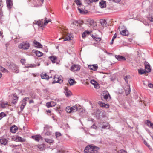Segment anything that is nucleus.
Segmentation results:
<instances>
[{"label": "nucleus", "mask_w": 153, "mask_h": 153, "mask_svg": "<svg viewBox=\"0 0 153 153\" xmlns=\"http://www.w3.org/2000/svg\"><path fill=\"white\" fill-rule=\"evenodd\" d=\"M35 53L38 57H40L43 55V53L38 51H35Z\"/></svg>", "instance_id": "27"}, {"label": "nucleus", "mask_w": 153, "mask_h": 153, "mask_svg": "<svg viewBox=\"0 0 153 153\" xmlns=\"http://www.w3.org/2000/svg\"><path fill=\"white\" fill-rule=\"evenodd\" d=\"M138 71L139 73L142 75L143 74H146V71H145L144 70H143L142 69H140L138 70Z\"/></svg>", "instance_id": "33"}, {"label": "nucleus", "mask_w": 153, "mask_h": 153, "mask_svg": "<svg viewBox=\"0 0 153 153\" xmlns=\"http://www.w3.org/2000/svg\"><path fill=\"white\" fill-rule=\"evenodd\" d=\"M78 10L79 11V12L80 13L82 14H86V13L83 10H82L79 7L78 8Z\"/></svg>", "instance_id": "42"}, {"label": "nucleus", "mask_w": 153, "mask_h": 153, "mask_svg": "<svg viewBox=\"0 0 153 153\" xmlns=\"http://www.w3.org/2000/svg\"><path fill=\"white\" fill-rule=\"evenodd\" d=\"M131 91L130 87L128 86H127L126 89H125V92L127 95Z\"/></svg>", "instance_id": "32"}, {"label": "nucleus", "mask_w": 153, "mask_h": 153, "mask_svg": "<svg viewBox=\"0 0 153 153\" xmlns=\"http://www.w3.org/2000/svg\"><path fill=\"white\" fill-rule=\"evenodd\" d=\"M74 2L78 7H80L82 5V3L80 0H75Z\"/></svg>", "instance_id": "34"}, {"label": "nucleus", "mask_w": 153, "mask_h": 153, "mask_svg": "<svg viewBox=\"0 0 153 153\" xmlns=\"http://www.w3.org/2000/svg\"><path fill=\"white\" fill-rule=\"evenodd\" d=\"M34 24H37L39 26L42 27L43 26V24L42 21H39L37 22L35 21L33 22Z\"/></svg>", "instance_id": "24"}, {"label": "nucleus", "mask_w": 153, "mask_h": 153, "mask_svg": "<svg viewBox=\"0 0 153 153\" xmlns=\"http://www.w3.org/2000/svg\"><path fill=\"white\" fill-rule=\"evenodd\" d=\"M121 0H113V1L116 3H118L120 2Z\"/></svg>", "instance_id": "64"}, {"label": "nucleus", "mask_w": 153, "mask_h": 153, "mask_svg": "<svg viewBox=\"0 0 153 153\" xmlns=\"http://www.w3.org/2000/svg\"><path fill=\"white\" fill-rule=\"evenodd\" d=\"M148 86L151 88H153V84L152 83H150L149 84H148Z\"/></svg>", "instance_id": "54"}, {"label": "nucleus", "mask_w": 153, "mask_h": 153, "mask_svg": "<svg viewBox=\"0 0 153 153\" xmlns=\"http://www.w3.org/2000/svg\"><path fill=\"white\" fill-rule=\"evenodd\" d=\"M32 75L33 76H38V73H35V74H34V73H32Z\"/></svg>", "instance_id": "61"}, {"label": "nucleus", "mask_w": 153, "mask_h": 153, "mask_svg": "<svg viewBox=\"0 0 153 153\" xmlns=\"http://www.w3.org/2000/svg\"><path fill=\"white\" fill-rule=\"evenodd\" d=\"M68 82L70 85H73L74 83H75L76 82L74 80L70 79L68 81Z\"/></svg>", "instance_id": "35"}, {"label": "nucleus", "mask_w": 153, "mask_h": 153, "mask_svg": "<svg viewBox=\"0 0 153 153\" xmlns=\"http://www.w3.org/2000/svg\"><path fill=\"white\" fill-rule=\"evenodd\" d=\"M65 93L67 97L70 96L71 94V92L67 88L65 90Z\"/></svg>", "instance_id": "28"}, {"label": "nucleus", "mask_w": 153, "mask_h": 153, "mask_svg": "<svg viewBox=\"0 0 153 153\" xmlns=\"http://www.w3.org/2000/svg\"><path fill=\"white\" fill-rule=\"evenodd\" d=\"M145 71L146 73H149L151 72V69L149 64L147 62L145 63Z\"/></svg>", "instance_id": "9"}, {"label": "nucleus", "mask_w": 153, "mask_h": 153, "mask_svg": "<svg viewBox=\"0 0 153 153\" xmlns=\"http://www.w3.org/2000/svg\"><path fill=\"white\" fill-rule=\"evenodd\" d=\"M86 1H87L88 3H90L93 2V1H92V0H91H91H86Z\"/></svg>", "instance_id": "62"}, {"label": "nucleus", "mask_w": 153, "mask_h": 153, "mask_svg": "<svg viewBox=\"0 0 153 153\" xmlns=\"http://www.w3.org/2000/svg\"><path fill=\"white\" fill-rule=\"evenodd\" d=\"M21 62L22 64H24L25 63V60L24 59H21Z\"/></svg>", "instance_id": "58"}, {"label": "nucleus", "mask_w": 153, "mask_h": 153, "mask_svg": "<svg viewBox=\"0 0 153 153\" xmlns=\"http://www.w3.org/2000/svg\"><path fill=\"white\" fill-rule=\"evenodd\" d=\"M18 130V128L15 125L12 126L10 128V131L12 133H15Z\"/></svg>", "instance_id": "17"}, {"label": "nucleus", "mask_w": 153, "mask_h": 153, "mask_svg": "<svg viewBox=\"0 0 153 153\" xmlns=\"http://www.w3.org/2000/svg\"><path fill=\"white\" fill-rule=\"evenodd\" d=\"M94 39L96 41H100L101 40V38H96L95 37L94 38Z\"/></svg>", "instance_id": "55"}, {"label": "nucleus", "mask_w": 153, "mask_h": 153, "mask_svg": "<svg viewBox=\"0 0 153 153\" xmlns=\"http://www.w3.org/2000/svg\"><path fill=\"white\" fill-rule=\"evenodd\" d=\"M146 123L149 126L153 129V123H151L150 121L147 120Z\"/></svg>", "instance_id": "36"}, {"label": "nucleus", "mask_w": 153, "mask_h": 153, "mask_svg": "<svg viewBox=\"0 0 153 153\" xmlns=\"http://www.w3.org/2000/svg\"><path fill=\"white\" fill-rule=\"evenodd\" d=\"M51 21L50 19H48L46 18L44 20V25H46L49 22H50Z\"/></svg>", "instance_id": "40"}, {"label": "nucleus", "mask_w": 153, "mask_h": 153, "mask_svg": "<svg viewBox=\"0 0 153 153\" xmlns=\"http://www.w3.org/2000/svg\"><path fill=\"white\" fill-rule=\"evenodd\" d=\"M94 87L96 88H99V85L97 83H96V84L94 85Z\"/></svg>", "instance_id": "60"}, {"label": "nucleus", "mask_w": 153, "mask_h": 153, "mask_svg": "<svg viewBox=\"0 0 153 153\" xmlns=\"http://www.w3.org/2000/svg\"><path fill=\"white\" fill-rule=\"evenodd\" d=\"M34 45L36 47L38 48H41L42 47V45L39 42L36 40H34L33 42Z\"/></svg>", "instance_id": "12"}, {"label": "nucleus", "mask_w": 153, "mask_h": 153, "mask_svg": "<svg viewBox=\"0 0 153 153\" xmlns=\"http://www.w3.org/2000/svg\"><path fill=\"white\" fill-rule=\"evenodd\" d=\"M55 135H56V137H59L61 136V134L59 132H56V133H55Z\"/></svg>", "instance_id": "49"}, {"label": "nucleus", "mask_w": 153, "mask_h": 153, "mask_svg": "<svg viewBox=\"0 0 153 153\" xmlns=\"http://www.w3.org/2000/svg\"><path fill=\"white\" fill-rule=\"evenodd\" d=\"M6 114L4 112H2L0 113V120L3 117L6 116Z\"/></svg>", "instance_id": "39"}, {"label": "nucleus", "mask_w": 153, "mask_h": 153, "mask_svg": "<svg viewBox=\"0 0 153 153\" xmlns=\"http://www.w3.org/2000/svg\"><path fill=\"white\" fill-rule=\"evenodd\" d=\"M41 76L42 79L48 80L49 78L48 75L45 73H42L41 75Z\"/></svg>", "instance_id": "18"}, {"label": "nucleus", "mask_w": 153, "mask_h": 153, "mask_svg": "<svg viewBox=\"0 0 153 153\" xmlns=\"http://www.w3.org/2000/svg\"><path fill=\"white\" fill-rule=\"evenodd\" d=\"M0 71L3 73H8V70L2 66L0 65Z\"/></svg>", "instance_id": "30"}, {"label": "nucleus", "mask_w": 153, "mask_h": 153, "mask_svg": "<svg viewBox=\"0 0 153 153\" xmlns=\"http://www.w3.org/2000/svg\"><path fill=\"white\" fill-rule=\"evenodd\" d=\"M118 153H127L126 152L123 150H121L118 152Z\"/></svg>", "instance_id": "51"}, {"label": "nucleus", "mask_w": 153, "mask_h": 153, "mask_svg": "<svg viewBox=\"0 0 153 153\" xmlns=\"http://www.w3.org/2000/svg\"><path fill=\"white\" fill-rule=\"evenodd\" d=\"M115 58L118 61H123L126 60L125 58L122 56L120 55H117L115 56Z\"/></svg>", "instance_id": "13"}, {"label": "nucleus", "mask_w": 153, "mask_h": 153, "mask_svg": "<svg viewBox=\"0 0 153 153\" xmlns=\"http://www.w3.org/2000/svg\"><path fill=\"white\" fill-rule=\"evenodd\" d=\"M99 149V148L94 145H90L86 147L84 152L85 153H98Z\"/></svg>", "instance_id": "1"}, {"label": "nucleus", "mask_w": 153, "mask_h": 153, "mask_svg": "<svg viewBox=\"0 0 153 153\" xmlns=\"http://www.w3.org/2000/svg\"><path fill=\"white\" fill-rule=\"evenodd\" d=\"M51 132L49 131H48L46 132L45 133V135L48 136L51 134Z\"/></svg>", "instance_id": "52"}, {"label": "nucleus", "mask_w": 153, "mask_h": 153, "mask_svg": "<svg viewBox=\"0 0 153 153\" xmlns=\"http://www.w3.org/2000/svg\"><path fill=\"white\" fill-rule=\"evenodd\" d=\"M56 104L55 102L54 101H51L50 102H47L46 104L47 107L49 108L50 107L54 106Z\"/></svg>", "instance_id": "14"}, {"label": "nucleus", "mask_w": 153, "mask_h": 153, "mask_svg": "<svg viewBox=\"0 0 153 153\" xmlns=\"http://www.w3.org/2000/svg\"><path fill=\"white\" fill-rule=\"evenodd\" d=\"M62 33L63 36L65 38L63 40V41L71 40L72 36L69 33H67L66 30L64 31L62 30Z\"/></svg>", "instance_id": "4"}, {"label": "nucleus", "mask_w": 153, "mask_h": 153, "mask_svg": "<svg viewBox=\"0 0 153 153\" xmlns=\"http://www.w3.org/2000/svg\"><path fill=\"white\" fill-rule=\"evenodd\" d=\"M45 140L46 142L49 143H52L54 141L53 140L51 139H49L48 138H45Z\"/></svg>", "instance_id": "37"}, {"label": "nucleus", "mask_w": 153, "mask_h": 153, "mask_svg": "<svg viewBox=\"0 0 153 153\" xmlns=\"http://www.w3.org/2000/svg\"><path fill=\"white\" fill-rule=\"evenodd\" d=\"M88 68L94 71L97 70L98 68L97 65V64L92 65H89Z\"/></svg>", "instance_id": "11"}, {"label": "nucleus", "mask_w": 153, "mask_h": 153, "mask_svg": "<svg viewBox=\"0 0 153 153\" xmlns=\"http://www.w3.org/2000/svg\"><path fill=\"white\" fill-rule=\"evenodd\" d=\"M108 96L110 97V95L109 94L108 95V94L105 95L104 96V98L105 99L107 100L108 97Z\"/></svg>", "instance_id": "53"}, {"label": "nucleus", "mask_w": 153, "mask_h": 153, "mask_svg": "<svg viewBox=\"0 0 153 153\" xmlns=\"http://www.w3.org/2000/svg\"><path fill=\"white\" fill-rule=\"evenodd\" d=\"M130 78V76L129 75L126 76L124 77V79H125V81L127 83H128V79H129Z\"/></svg>", "instance_id": "47"}, {"label": "nucleus", "mask_w": 153, "mask_h": 153, "mask_svg": "<svg viewBox=\"0 0 153 153\" xmlns=\"http://www.w3.org/2000/svg\"><path fill=\"white\" fill-rule=\"evenodd\" d=\"M13 100L12 102L13 104H16L17 101L18 99V97H17L16 94H14L13 95Z\"/></svg>", "instance_id": "20"}, {"label": "nucleus", "mask_w": 153, "mask_h": 153, "mask_svg": "<svg viewBox=\"0 0 153 153\" xmlns=\"http://www.w3.org/2000/svg\"><path fill=\"white\" fill-rule=\"evenodd\" d=\"M30 98V97H26L24 98L22 100L24 101V102H26L27 101H28L29 100Z\"/></svg>", "instance_id": "48"}, {"label": "nucleus", "mask_w": 153, "mask_h": 153, "mask_svg": "<svg viewBox=\"0 0 153 153\" xmlns=\"http://www.w3.org/2000/svg\"><path fill=\"white\" fill-rule=\"evenodd\" d=\"M144 144L146 146L148 147L149 148L150 147V146L148 144L147 142L145 140L144 141Z\"/></svg>", "instance_id": "56"}, {"label": "nucleus", "mask_w": 153, "mask_h": 153, "mask_svg": "<svg viewBox=\"0 0 153 153\" xmlns=\"http://www.w3.org/2000/svg\"><path fill=\"white\" fill-rule=\"evenodd\" d=\"M30 47V45L29 42L27 41L22 42L20 43L18 45V48L19 49L24 50L28 49Z\"/></svg>", "instance_id": "3"}, {"label": "nucleus", "mask_w": 153, "mask_h": 153, "mask_svg": "<svg viewBox=\"0 0 153 153\" xmlns=\"http://www.w3.org/2000/svg\"><path fill=\"white\" fill-rule=\"evenodd\" d=\"M141 22H143L146 26H149V23L146 20L142 19L141 21Z\"/></svg>", "instance_id": "41"}, {"label": "nucleus", "mask_w": 153, "mask_h": 153, "mask_svg": "<svg viewBox=\"0 0 153 153\" xmlns=\"http://www.w3.org/2000/svg\"><path fill=\"white\" fill-rule=\"evenodd\" d=\"M37 146L40 151H42L45 149V146L44 144L38 145Z\"/></svg>", "instance_id": "25"}, {"label": "nucleus", "mask_w": 153, "mask_h": 153, "mask_svg": "<svg viewBox=\"0 0 153 153\" xmlns=\"http://www.w3.org/2000/svg\"><path fill=\"white\" fill-rule=\"evenodd\" d=\"M52 127L49 126L48 125H45V126L44 127V130L45 131H47V129H49L50 128H51Z\"/></svg>", "instance_id": "44"}, {"label": "nucleus", "mask_w": 153, "mask_h": 153, "mask_svg": "<svg viewBox=\"0 0 153 153\" xmlns=\"http://www.w3.org/2000/svg\"><path fill=\"white\" fill-rule=\"evenodd\" d=\"M99 126L103 129H109L110 128L109 124L108 123L101 122L99 123Z\"/></svg>", "instance_id": "7"}, {"label": "nucleus", "mask_w": 153, "mask_h": 153, "mask_svg": "<svg viewBox=\"0 0 153 153\" xmlns=\"http://www.w3.org/2000/svg\"><path fill=\"white\" fill-rule=\"evenodd\" d=\"M90 82L94 85L96 84V83H97V82L94 80H91L90 81Z\"/></svg>", "instance_id": "50"}, {"label": "nucleus", "mask_w": 153, "mask_h": 153, "mask_svg": "<svg viewBox=\"0 0 153 153\" xmlns=\"http://www.w3.org/2000/svg\"><path fill=\"white\" fill-rule=\"evenodd\" d=\"M100 23L103 26H105L106 24V20L104 19H102L100 20Z\"/></svg>", "instance_id": "31"}, {"label": "nucleus", "mask_w": 153, "mask_h": 153, "mask_svg": "<svg viewBox=\"0 0 153 153\" xmlns=\"http://www.w3.org/2000/svg\"><path fill=\"white\" fill-rule=\"evenodd\" d=\"M49 58L53 63H55L56 62V59H57V57L54 56H50Z\"/></svg>", "instance_id": "22"}, {"label": "nucleus", "mask_w": 153, "mask_h": 153, "mask_svg": "<svg viewBox=\"0 0 153 153\" xmlns=\"http://www.w3.org/2000/svg\"><path fill=\"white\" fill-rule=\"evenodd\" d=\"M62 77L61 76H59L58 75H55L53 79V83H61L63 81L62 79Z\"/></svg>", "instance_id": "5"}, {"label": "nucleus", "mask_w": 153, "mask_h": 153, "mask_svg": "<svg viewBox=\"0 0 153 153\" xmlns=\"http://www.w3.org/2000/svg\"><path fill=\"white\" fill-rule=\"evenodd\" d=\"M7 140L6 139L2 137H1L0 138V143L1 144L5 145L7 144Z\"/></svg>", "instance_id": "19"}, {"label": "nucleus", "mask_w": 153, "mask_h": 153, "mask_svg": "<svg viewBox=\"0 0 153 153\" xmlns=\"http://www.w3.org/2000/svg\"><path fill=\"white\" fill-rule=\"evenodd\" d=\"M98 104L100 106L105 107L106 108H108L109 107V105L108 104H105V103H103L100 101L99 102Z\"/></svg>", "instance_id": "21"}, {"label": "nucleus", "mask_w": 153, "mask_h": 153, "mask_svg": "<svg viewBox=\"0 0 153 153\" xmlns=\"http://www.w3.org/2000/svg\"><path fill=\"white\" fill-rule=\"evenodd\" d=\"M86 32L85 31L82 34V37L83 38H85L86 36Z\"/></svg>", "instance_id": "57"}, {"label": "nucleus", "mask_w": 153, "mask_h": 153, "mask_svg": "<svg viewBox=\"0 0 153 153\" xmlns=\"http://www.w3.org/2000/svg\"><path fill=\"white\" fill-rule=\"evenodd\" d=\"M80 66L79 65L74 64L71 67L70 70L73 72L78 71L80 69Z\"/></svg>", "instance_id": "6"}, {"label": "nucleus", "mask_w": 153, "mask_h": 153, "mask_svg": "<svg viewBox=\"0 0 153 153\" xmlns=\"http://www.w3.org/2000/svg\"><path fill=\"white\" fill-rule=\"evenodd\" d=\"M40 4H42L44 1V0H38Z\"/></svg>", "instance_id": "59"}, {"label": "nucleus", "mask_w": 153, "mask_h": 153, "mask_svg": "<svg viewBox=\"0 0 153 153\" xmlns=\"http://www.w3.org/2000/svg\"><path fill=\"white\" fill-rule=\"evenodd\" d=\"M8 105V103L7 102H4L1 101L0 102V106L2 108H6Z\"/></svg>", "instance_id": "16"}, {"label": "nucleus", "mask_w": 153, "mask_h": 153, "mask_svg": "<svg viewBox=\"0 0 153 153\" xmlns=\"http://www.w3.org/2000/svg\"><path fill=\"white\" fill-rule=\"evenodd\" d=\"M99 4L101 7H104L105 5V2L103 1H100Z\"/></svg>", "instance_id": "38"}, {"label": "nucleus", "mask_w": 153, "mask_h": 153, "mask_svg": "<svg viewBox=\"0 0 153 153\" xmlns=\"http://www.w3.org/2000/svg\"><path fill=\"white\" fill-rule=\"evenodd\" d=\"M29 104H31V103H33L34 102V101L32 100H29Z\"/></svg>", "instance_id": "63"}, {"label": "nucleus", "mask_w": 153, "mask_h": 153, "mask_svg": "<svg viewBox=\"0 0 153 153\" xmlns=\"http://www.w3.org/2000/svg\"><path fill=\"white\" fill-rule=\"evenodd\" d=\"M26 102H24V101L22 100V102L21 105L20 106V108L21 111H22L23 110L25 106H26Z\"/></svg>", "instance_id": "29"}, {"label": "nucleus", "mask_w": 153, "mask_h": 153, "mask_svg": "<svg viewBox=\"0 0 153 153\" xmlns=\"http://www.w3.org/2000/svg\"><path fill=\"white\" fill-rule=\"evenodd\" d=\"M70 108L71 110V113L75 112L78 110V108L76 105L72 107H70Z\"/></svg>", "instance_id": "26"}, {"label": "nucleus", "mask_w": 153, "mask_h": 153, "mask_svg": "<svg viewBox=\"0 0 153 153\" xmlns=\"http://www.w3.org/2000/svg\"><path fill=\"white\" fill-rule=\"evenodd\" d=\"M120 33L123 36H127L129 34L128 31L126 30H124L121 31H120Z\"/></svg>", "instance_id": "23"}, {"label": "nucleus", "mask_w": 153, "mask_h": 153, "mask_svg": "<svg viewBox=\"0 0 153 153\" xmlns=\"http://www.w3.org/2000/svg\"><path fill=\"white\" fill-rule=\"evenodd\" d=\"M116 37H117V35H116V34L115 33L113 36V37L111 41L110 42V44L111 45H112L113 44L114 40L116 38Z\"/></svg>", "instance_id": "46"}, {"label": "nucleus", "mask_w": 153, "mask_h": 153, "mask_svg": "<svg viewBox=\"0 0 153 153\" xmlns=\"http://www.w3.org/2000/svg\"><path fill=\"white\" fill-rule=\"evenodd\" d=\"M14 140L16 141H19L21 142H24L25 141V139L19 136H16L13 138Z\"/></svg>", "instance_id": "8"}, {"label": "nucleus", "mask_w": 153, "mask_h": 153, "mask_svg": "<svg viewBox=\"0 0 153 153\" xmlns=\"http://www.w3.org/2000/svg\"><path fill=\"white\" fill-rule=\"evenodd\" d=\"M32 138L36 141L39 142L40 140H43L42 137L40 135H37L32 136Z\"/></svg>", "instance_id": "10"}, {"label": "nucleus", "mask_w": 153, "mask_h": 153, "mask_svg": "<svg viewBox=\"0 0 153 153\" xmlns=\"http://www.w3.org/2000/svg\"><path fill=\"white\" fill-rule=\"evenodd\" d=\"M6 65L12 71L16 73L19 72L18 67L13 63L10 62H7Z\"/></svg>", "instance_id": "2"}, {"label": "nucleus", "mask_w": 153, "mask_h": 153, "mask_svg": "<svg viewBox=\"0 0 153 153\" xmlns=\"http://www.w3.org/2000/svg\"><path fill=\"white\" fill-rule=\"evenodd\" d=\"M70 106H67L66 108V111L67 112L71 113V110L70 109Z\"/></svg>", "instance_id": "43"}, {"label": "nucleus", "mask_w": 153, "mask_h": 153, "mask_svg": "<svg viewBox=\"0 0 153 153\" xmlns=\"http://www.w3.org/2000/svg\"><path fill=\"white\" fill-rule=\"evenodd\" d=\"M147 18L150 22H153V16L149 15Z\"/></svg>", "instance_id": "45"}, {"label": "nucleus", "mask_w": 153, "mask_h": 153, "mask_svg": "<svg viewBox=\"0 0 153 153\" xmlns=\"http://www.w3.org/2000/svg\"><path fill=\"white\" fill-rule=\"evenodd\" d=\"M6 3L7 7L8 8L10 9L12 7L13 3L12 0H6Z\"/></svg>", "instance_id": "15"}]
</instances>
